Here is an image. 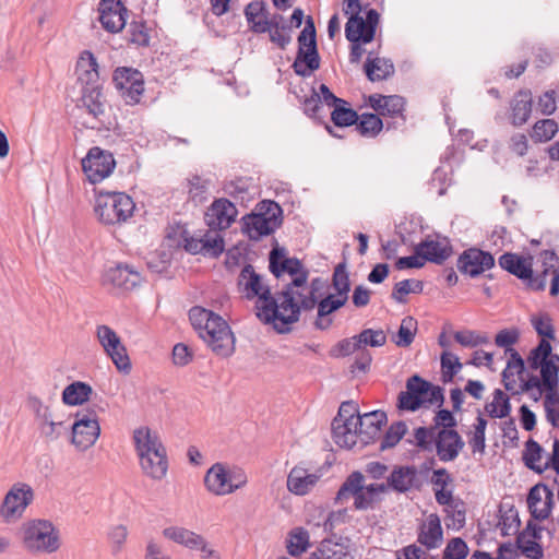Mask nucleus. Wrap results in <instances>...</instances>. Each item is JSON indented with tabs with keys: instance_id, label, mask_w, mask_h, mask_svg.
Returning <instances> with one entry per match:
<instances>
[{
	"instance_id": "nucleus-43",
	"label": "nucleus",
	"mask_w": 559,
	"mask_h": 559,
	"mask_svg": "<svg viewBox=\"0 0 559 559\" xmlns=\"http://www.w3.org/2000/svg\"><path fill=\"white\" fill-rule=\"evenodd\" d=\"M318 559H353L348 547L332 540H323L314 554Z\"/></svg>"
},
{
	"instance_id": "nucleus-41",
	"label": "nucleus",
	"mask_w": 559,
	"mask_h": 559,
	"mask_svg": "<svg viewBox=\"0 0 559 559\" xmlns=\"http://www.w3.org/2000/svg\"><path fill=\"white\" fill-rule=\"evenodd\" d=\"M417 333V321L407 316L402 319L399 331L394 333L391 341L399 347H408L414 342Z\"/></svg>"
},
{
	"instance_id": "nucleus-64",
	"label": "nucleus",
	"mask_w": 559,
	"mask_h": 559,
	"mask_svg": "<svg viewBox=\"0 0 559 559\" xmlns=\"http://www.w3.org/2000/svg\"><path fill=\"white\" fill-rule=\"evenodd\" d=\"M360 349L357 335L340 341L332 349L331 356L345 357Z\"/></svg>"
},
{
	"instance_id": "nucleus-51",
	"label": "nucleus",
	"mask_w": 559,
	"mask_h": 559,
	"mask_svg": "<svg viewBox=\"0 0 559 559\" xmlns=\"http://www.w3.org/2000/svg\"><path fill=\"white\" fill-rule=\"evenodd\" d=\"M309 547V534L306 530L297 527L289 534L287 549L289 555L298 556L305 552Z\"/></svg>"
},
{
	"instance_id": "nucleus-23",
	"label": "nucleus",
	"mask_w": 559,
	"mask_h": 559,
	"mask_svg": "<svg viewBox=\"0 0 559 559\" xmlns=\"http://www.w3.org/2000/svg\"><path fill=\"white\" fill-rule=\"evenodd\" d=\"M417 542L428 550L439 548L443 542V531L437 514H430L420 524Z\"/></svg>"
},
{
	"instance_id": "nucleus-32",
	"label": "nucleus",
	"mask_w": 559,
	"mask_h": 559,
	"mask_svg": "<svg viewBox=\"0 0 559 559\" xmlns=\"http://www.w3.org/2000/svg\"><path fill=\"white\" fill-rule=\"evenodd\" d=\"M417 469L414 466L395 467L388 477L389 489L406 492L415 486Z\"/></svg>"
},
{
	"instance_id": "nucleus-36",
	"label": "nucleus",
	"mask_w": 559,
	"mask_h": 559,
	"mask_svg": "<svg viewBox=\"0 0 559 559\" xmlns=\"http://www.w3.org/2000/svg\"><path fill=\"white\" fill-rule=\"evenodd\" d=\"M507 354H509L510 357L506 369L502 371V380L506 390L511 391L516 384L515 376L523 373L525 364L521 355L514 348H508Z\"/></svg>"
},
{
	"instance_id": "nucleus-25",
	"label": "nucleus",
	"mask_w": 559,
	"mask_h": 559,
	"mask_svg": "<svg viewBox=\"0 0 559 559\" xmlns=\"http://www.w3.org/2000/svg\"><path fill=\"white\" fill-rule=\"evenodd\" d=\"M332 436L334 442L341 448L353 449L355 447H364L361 445L358 424L355 421L332 423Z\"/></svg>"
},
{
	"instance_id": "nucleus-4",
	"label": "nucleus",
	"mask_w": 559,
	"mask_h": 559,
	"mask_svg": "<svg viewBox=\"0 0 559 559\" xmlns=\"http://www.w3.org/2000/svg\"><path fill=\"white\" fill-rule=\"evenodd\" d=\"M132 441L143 474L154 480L163 479L168 471V459L158 431L140 426L133 430Z\"/></svg>"
},
{
	"instance_id": "nucleus-61",
	"label": "nucleus",
	"mask_w": 559,
	"mask_h": 559,
	"mask_svg": "<svg viewBox=\"0 0 559 559\" xmlns=\"http://www.w3.org/2000/svg\"><path fill=\"white\" fill-rule=\"evenodd\" d=\"M128 536V528L123 524L112 525L109 533L108 539L110 542V550L112 554H118L122 545L124 544Z\"/></svg>"
},
{
	"instance_id": "nucleus-15",
	"label": "nucleus",
	"mask_w": 559,
	"mask_h": 559,
	"mask_svg": "<svg viewBox=\"0 0 559 559\" xmlns=\"http://www.w3.org/2000/svg\"><path fill=\"white\" fill-rule=\"evenodd\" d=\"M33 500V490L26 484L14 485L5 495L0 507V515L7 522L20 519Z\"/></svg>"
},
{
	"instance_id": "nucleus-19",
	"label": "nucleus",
	"mask_w": 559,
	"mask_h": 559,
	"mask_svg": "<svg viewBox=\"0 0 559 559\" xmlns=\"http://www.w3.org/2000/svg\"><path fill=\"white\" fill-rule=\"evenodd\" d=\"M183 242L185 249L192 254L217 258L224 251V238L219 233L206 231L200 237H185Z\"/></svg>"
},
{
	"instance_id": "nucleus-21",
	"label": "nucleus",
	"mask_w": 559,
	"mask_h": 559,
	"mask_svg": "<svg viewBox=\"0 0 559 559\" xmlns=\"http://www.w3.org/2000/svg\"><path fill=\"white\" fill-rule=\"evenodd\" d=\"M463 448L464 441L457 431L453 429H438L433 449H436L440 461H454Z\"/></svg>"
},
{
	"instance_id": "nucleus-28",
	"label": "nucleus",
	"mask_w": 559,
	"mask_h": 559,
	"mask_svg": "<svg viewBox=\"0 0 559 559\" xmlns=\"http://www.w3.org/2000/svg\"><path fill=\"white\" fill-rule=\"evenodd\" d=\"M346 302L347 300L342 299L334 294L326 295L320 301L317 300L316 328L319 330H328L333 323L331 314L345 306Z\"/></svg>"
},
{
	"instance_id": "nucleus-62",
	"label": "nucleus",
	"mask_w": 559,
	"mask_h": 559,
	"mask_svg": "<svg viewBox=\"0 0 559 559\" xmlns=\"http://www.w3.org/2000/svg\"><path fill=\"white\" fill-rule=\"evenodd\" d=\"M130 33V41L138 46H148L150 44V33L148 28L143 22H132L129 28Z\"/></svg>"
},
{
	"instance_id": "nucleus-47",
	"label": "nucleus",
	"mask_w": 559,
	"mask_h": 559,
	"mask_svg": "<svg viewBox=\"0 0 559 559\" xmlns=\"http://www.w3.org/2000/svg\"><path fill=\"white\" fill-rule=\"evenodd\" d=\"M417 388L423 389L424 393H418L423 401V406L438 405L443 403V392L440 386L432 385L430 382L418 376Z\"/></svg>"
},
{
	"instance_id": "nucleus-33",
	"label": "nucleus",
	"mask_w": 559,
	"mask_h": 559,
	"mask_svg": "<svg viewBox=\"0 0 559 559\" xmlns=\"http://www.w3.org/2000/svg\"><path fill=\"white\" fill-rule=\"evenodd\" d=\"M245 16L249 24L250 29L255 34L266 33L269 24V11L263 1H252L245 8Z\"/></svg>"
},
{
	"instance_id": "nucleus-42",
	"label": "nucleus",
	"mask_w": 559,
	"mask_h": 559,
	"mask_svg": "<svg viewBox=\"0 0 559 559\" xmlns=\"http://www.w3.org/2000/svg\"><path fill=\"white\" fill-rule=\"evenodd\" d=\"M538 369L546 391L559 389V355L551 356Z\"/></svg>"
},
{
	"instance_id": "nucleus-27",
	"label": "nucleus",
	"mask_w": 559,
	"mask_h": 559,
	"mask_svg": "<svg viewBox=\"0 0 559 559\" xmlns=\"http://www.w3.org/2000/svg\"><path fill=\"white\" fill-rule=\"evenodd\" d=\"M386 421V415L381 411H373L360 415L357 419L361 436V445L370 443L380 432L382 425Z\"/></svg>"
},
{
	"instance_id": "nucleus-13",
	"label": "nucleus",
	"mask_w": 559,
	"mask_h": 559,
	"mask_svg": "<svg viewBox=\"0 0 559 559\" xmlns=\"http://www.w3.org/2000/svg\"><path fill=\"white\" fill-rule=\"evenodd\" d=\"M365 476L360 472H353L343 483L336 495V502L343 503L349 498H354V506L357 510H367L372 508L378 500L371 493H365Z\"/></svg>"
},
{
	"instance_id": "nucleus-53",
	"label": "nucleus",
	"mask_w": 559,
	"mask_h": 559,
	"mask_svg": "<svg viewBox=\"0 0 559 559\" xmlns=\"http://www.w3.org/2000/svg\"><path fill=\"white\" fill-rule=\"evenodd\" d=\"M358 119L357 129L361 135L374 136L382 130V120L374 114H362Z\"/></svg>"
},
{
	"instance_id": "nucleus-1",
	"label": "nucleus",
	"mask_w": 559,
	"mask_h": 559,
	"mask_svg": "<svg viewBox=\"0 0 559 559\" xmlns=\"http://www.w3.org/2000/svg\"><path fill=\"white\" fill-rule=\"evenodd\" d=\"M269 263L270 271L276 278H289L278 296L283 318L293 324L299 320L302 310L309 311L316 307V292L321 285V280L314 278L308 284L309 271L300 260L286 257L283 248L272 249Z\"/></svg>"
},
{
	"instance_id": "nucleus-40",
	"label": "nucleus",
	"mask_w": 559,
	"mask_h": 559,
	"mask_svg": "<svg viewBox=\"0 0 559 559\" xmlns=\"http://www.w3.org/2000/svg\"><path fill=\"white\" fill-rule=\"evenodd\" d=\"M498 530L502 536L515 535L520 527L518 510L513 506L501 504L499 509Z\"/></svg>"
},
{
	"instance_id": "nucleus-58",
	"label": "nucleus",
	"mask_w": 559,
	"mask_h": 559,
	"mask_svg": "<svg viewBox=\"0 0 559 559\" xmlns=\"http://www.w3.org/2000/svg\"><path fill=\"white\" fill-rule=\"evenodd\" d=\"M360 348L362 346L380 347L386 343V335L382 330L365 329L357 335Z\"/></svg>"
},
{
	"instance_id": "nucleus-50",
	"label": "nucleus",
	"mask_w": 559,
	"mask_h": 559,
	"mask_svg": "<svg viewBox=\"0 0 559 559\" xmlns=\"http://www.w3.org/2000/svg\"><path fill=\"white\" fill-rule=\"evenodd\" d=\"M558 132V124L552 119H543L533 126L532 139L535 142H547Z\"/></svg>"
},
{
	"instance_id": "nucleus-59",
	"label": "nucleus",
	"mask_w": 559,
	"mask_h": 559,
	"mask_svg": "<svg viewBox=\"0 0 559 559\" xmlns=\"http://www.w3.org/2000/svg\"><path fill=\"white\" fill-rule=\"evenodd\" d=\"M468 554L466 543L460 538H452L443 550L441 559H465Z\"/></svg>"
},
{
	"instance_id": "nucleus-2",
	"label": "nucleus",
	"mask_w": 559,
	"mask_h": 559,
	"mask_svg": "<svg viewBox=\"0 0 559 559\" xmlns=\"http://www.w3.org/2000/svg\"><path fill=\"white\" fill-rule=\"evenodd\" d=\"M238 287L247 299L257 298L255 314L265 324H272L278 333H286L290 330L289 320L283 318L280 309L278 293L273 296L262 277L255 273L252 265L247 264L238 276Z\"/></svg>"
},
{
	"instance_id": "nucleus-39",
	"label": "nucleus",
	"mask_w": 559,
	"mask_h": 559,
	"mask_svg": "<svg viewBox=\"0 0 559 559\" xmlns=\"http://www.w3.org/2000/svg\"><path fill=\"white\" fill-rule=\"evenodd\" d=\"M128 10L120 0H107V32L117 33L127 23Z\"/></svg>"
},
{
	"instance_id": "nucleus-37",
	"label": "nucleus",
	"mask_w": 559,
	"mask_h": 559,
	"mask_svg": "<svg viewBox=\"0 0 559 559\" xmlns=\"http://www.w3.org/2000/svg\"><path fill=\"white\" fill-rule=\"evenodd\" d=\"M107 277L114 286L126 290L134 288L141 281L140 274L129 269L128 265H117L115 269H110Z\"/></svg>"
},
{
	"instance_id": "nucleus-60",
	"label": "nucleus",
	"mask_w": 559,
	"mask_h": 559,
	"mask_svg": "<svg viewBox=\"0 0 559 559\" xmlns=\"http://www.w3.org/2000/svg\"><path fill=\"white\" fill-rule=\"evenodd\" d=\"M271 43L275 44L281 49H286V47L292 41V26L282 25L280 27H274L267 29Z\"/></svg>"
},
{
	"instance_id": "nucleus-3",
	"label": "nucleus",
	"mask_w": 559,
	"mask_h": 559,
	"mask_svg": "<svg viewBox=\"0 0 559 559\" xmlns=\"http://www.w3.org/2000/svg\"><path fill=\"white\" fill-rule=\"evenodd\" d=\"M189 319L199 336L218 356H230L235 350V338L228 323L211 310L192 307Z\"/></svg>"
},
{
	"instance_id": "nucleus-11",
	"label": "nucleus",
	"mask_w": 559,
	"mask_h": 559,
	"mask_svg": "<svg viewBox=\"0 0 559 559\" xmlns=\"http://www.w3.org/2000/svg\"><path fill=\"white\" fill-rule=\"evenodd\" d=\"M499 265L526 282L527 286L534 290H544L546 287L545 278L533 275V257L531 255L506 252L499 258Z\"/></svg>"
},
{
	"instance_id": "nucleus-57",
	"label": "nucleus",
	"mask_w": 559,
	"mask_h": 559,
	"mask_svg": "<svg viewBox=\"0 0 559 559\" xmlns=\"http://www.w3.org/2000/svg\"><path fill=\"white\" fill-rule=\"evenodd\" d=\"M437 431L438 430L435 427H418L417 429H415L414 439L416 445L424 451H432L435 447Z\"/></svg>"
},
{
	"instance_id": "nucleus-20",
	"label": "nucleus",
	"mask_w": 559,
	"mask_h": 559,
	"mask_svg": "<svg viewBox=\"0 0 559 559\" xmlns=\"http://www.w3.org/2000/svg\"><path fill=\"white\" fill-rule=\"evenodd\" d=\"M527 504L535 520H546L550 515L554 506L552 489L544 484L532 487L527 496Z\"/></svg>"
},
{
	"instance_id": "nucleus-30",
	"label": "nucleus",
	"mask_w": 559,
	"mask_h": 559,
	"mask_svg": "<svg viewBox=\"0 0 559 559\" xmlns=\"http://www.w3.org/2000/svg\"><path fill=\"white\" fill-rule=\"evenodd\" d=\"M532 93L527 90L519 91L511 100V123L520 127L528 120L532 112Z\"/></svg>"
},
{
	"instance_id": "nucleus-46",
	"label": "nucleus",
	"mask_w": 559,
	"mask_h": 559,
	"mask_svg": "<svg viewBox=\"0 0 559 559\" xmlns=\"http://www.w3.org/2000/svg\"><path fill=\"white\" fill-rule=\"evenodd\" d=\"M332 286L335 290L334 295L342 299L348 300L350 282L345 263H340L335 266L332 277Z\"/></svg>"
},
{
	"instance_id": "nucleus-10",
	"label": "nucleus",
	"mask_w": 559,
	"mask_h": 559,
	"mask_svg": "<svg viewBox=\"0 0 559 559\" xmlns=\"http://www.w3.org/2000/svg\"><path fill=\"white\" fill-rule=\"evenodd\" d=\"M298 53L293 63V69L296 74L307 76L320 67L316 27L311 16H308L306 25L298 36Z\"/></svg>"
},
{
	"instance_id": "nucleus-29",
	"label": "nucleus",
	"mask_w": 559,
	"mask_h": 559,
	"mask_svg": "<svg viewBox=\"0 0 559 559\" xmlns=\"http://www.w3.org/2000/svg\"><path fill=\"white\" fill-rule=\"evenodd\" d=\"M163 536L192 550L205 548V539L201 535L185 527H166L163 530Z\"/></svg>"
},
{
	"instance_id": "nucleus-24",
	"label": "nucleus",
	"mask_w": 559,
	"mask_h": 559,
	"mask_svg": "<svg viewBox=\"0 0 559 559\" xmlns=\"http://www.w3.org/2000/svg\"><path fill=\"white\" fill-rule=\"evenodd\" d=\"M107 356H109L117 368L123 374H129L132 369L131 360L126 346L118 335L107 328Z\"/></svg>"
},
{
	"instance_id": "nucleus-52",
	"label": "nucleus",
	"mask_w": 559,
	"mask_h": 559,
	"mask_svg": "<svg viewBox=\"0 0 559 559\" xmlns=\"http://www.w3.org/2000/svg\"><path fill=\"white\" fill-rule=\"evenodd\" d=\"M440 359L443 382H451L453 377L461 371L463 365L459 357L450 352H443Z\"/></svg>"
},
{
	"instance_id": "nucleus-26",
	"label": "nucleus",
	"mask_w": 559,
	"mask_h": 559,
	"mask_svg": "<svg viewBox=\"0 0 559 559\" xmlns=\"http://www.w3.org/2000/svg\"><path fill=\"white\" fill-rule=\"evenodd\" d=\"M451 246L445 239L427 238L416 246V253L424 257L425 261L441 264L451 254Z\"/></svg>"
},
{
	"instance_id": "nucleus-16",
	"label": "nucleus",
	"mask_w": 559,
	"mask_h": 559,
	"mask_svg": "<svg viewBox=\"0 0 559 559\" xmlns=\"http://www.w3.org/2000/svg\"><path fill=\"white\" fill-rule=\"evenodd\" d=\"M72 443L80 450H86L94 444L100 433V427L93 412L78 413L72 424Z\"/></svg>"
},
{
	"instance_id": "nucleus-56",
	"label": "nucleus",
	"mask_w": 559,
	"mask_h": 559,
	"mask_svg": "<svg viewBox=\"0 0 559 559\" xmlns=\"http://www.w3.org/2000/svg\"><path fill=\"white\" fill-rule=\"evenodd\" d=\"M423 282L417 280H403L394 285L392 298L397 302H404V295L409 293H421Z\"/></svg>"
},
{
	"instance_id": "nucleus-5",
	"label": "nucleus",
	"mask_w": 559,
	"mask_h": 559,
	"mask_svg": "<svg viewBox=\"0 0 559 559\" xmlns=\"http://www.w3.org/2000/svg\"><path fill=\"white\" fill-rule=\"evenodd\" d=\"M75 74L78 81L83 85L82 100L93 118L104 114V95L99 85L93 86L98 81V64L88 50L81 53L76 61Z\"/></svg>"
},
{
	"instance_id": "nucleus-17",
	"label": "nucleus",
	"mask_w": 559,
	"mask_h": 559,
	"mask_svg": "<svg viewBox=\"0 0 559 559\" xmlns=\"http://www.w3.org/2000/svg\"><path fill=\"white\" fill-rule=\"evenodd\" d=\"M238 215L234 203L225 198L215 200L206 210L204 219L210 231L218 233L230 227Z\"/></svg>"
},
{
	"instance_id": "nucleus-45",
	"label": "nucleus",
	"mask_w": 559,
	"mask_h": 559,
	"mask_svg": "<svg viewBox=\"0 0 559 559\" xmlns=\"http://www.w3.org/2000/svg\"><path fill=\"white\" fill-rule=\"evenodd\" d=\"M486 411L492 418H504L511 412L510 400L500 389L495 390L493 397L486 405Z\"/></svg>"
},
{
	"instance_id": "nucleus-31",
	"label": "nucleus",
	"mask_w": 559,
	"mask_h": 559,
	"mask_svg": "<svg viewBox=\"0 0 559 559\" xmlns=\"http://www.w3.org/2000/svg\"><path fill=\"white\" fill-rule=\"evenodd\" d=\"M107 198H110L112 212L111 216L107 218V223L126 222L132 216L135 205L128 194L122 192H107Z\"/></svg>"
},
{
	"instance_id": "nucleus-44",
	"label": "nucleus",
	"mask_w": 559,
	"mask_h": 559,
	"mask_svg": "<svg viewBox=\"0 0 559 559\" xmlns=\"http://www.w3.org/2000/svg\"><path fill=\"white\" fill-rule=\"evenodd\" d=\"M544 453V449L533 439H530L525 444V450L523 452V460L525 465L534 471L542 472L543 468L548 466V461L545 464H542V456Z\"/></svg>"
},
{
	"instance_id": "nucleus-38",
	"label": "nucleus",
	"mask_w": 559,
	"mask_h": 559,
	"mask_svg": "<svg viewBox=\"0 0 559 559\" xmlns=\"http://www.w3.org/2000/svg\"><path fill=\"white\" fill-rule=\"evenodd\" d=\"M92 386L82 381H74L67 385L62 392V402L66 405L76 406L90 400Z\"/></svg>"
},
{
	"instance_id": "nucleus-9",
	"label": "nucleus",
	"mask_w": 559,
	"mask_h": 559,
	"mask_svg": "<svg viewBox=\"0 0 559 559\" xmlns=\"http://www.w3.org/2000/svg\"><path fill=\"white\" fill-rule=\"evenodd\" d=\"M246 473L238 467H227L222 463L212 465L205 476V488L215 496H226L246 486Z\"/></svg>"
},
{
	"instance_id": "nucleus-48",
	"label": "nucleus",
	"mask_w": 559,
	"mask_h": 559,
	"mask_svg": "<svg viewBox=\"0 0 559 559\" xmlns=\"http://www.w3.org/2000/svg\"><path fill=\"white\" fill-rule=\"evenodd\" d=\"M552 354L550 343L543 338L539 344L530 352L527 365L532 370H537L545 361H548Z\"/></svg>"
},
{
	"instance_id": "nucleus-22",
	"label": "nucleus",
	"mask_w": 559,
	"mask_h": 559,
	"mask_svg": "<svg viewBox=\"0 0 559 559\" xmlns=\"http://www.w3.org/2000/svg\"><path fill=\"white\" fill-rule=\"evenodd\" d=\"M319 479V474L297 465L290 469L287 476V489L296 496H305L314 488Z\"/></svg>"
},
{
	"instance_id": "nucleus-14",
	"label": "nucleus",
	"mask_w": 559,
	"mask_h": 559,
	"mask_svg": "<svg viewBox=\"0 0 559 559\" xmlns=\"http://www.w3.org/2000/svg\"><path fill=\"white\" fill-rule=\"evenodd\" d=\"M379 13L374 9H370L364 19L358 12L352 14L345 25V36L350 43L361 41L368 44L373 40L376 27L379 23Z\"/></svg>"
},
{
	"instance_id": "nucleus-34",
	"label": "nucleus",
	"mask_w": 559,
	"mask_h": 559,
	"mask_svg": "<svg viewBox=\"0 0 559 559\" xmlns=\"http://www.w3.org/2000/svg\"><path fill=\"white\" fill-rule=\"evenodd\" d=\"M365 72L369 81H382L393 75L394 66L389 59L379 57L371 58V53H369L365 63Z\"/></svg>"
},
{
	"instance_id": "nucleus-49",
	"label": "nucleus",
	"mask_w": 559,
	"mask_h": 559,
	"mask_svg": "<svg viewBox=\"0 0 559 559\" xmlns=\"http://www.w3.org/2000/svg\"><path fill=\"white\" fill-rule=\"evenodd\" d=\"M544 409L547 421L552 427H559V389L546 391Z\"/></svg>"
},
{
	"instance_id": "nucleus-8",
	"label": "nucleus",
	"mask_w": 559,
	"mask_h": 559,
	"mask_svg": "<svg viewBox=\"0 0 559 559\" xmlns=\"http://www.w3.org/2000/svg\"><path fill=\"white\" fill-rule=\"evenodd\" d=\"M22 540L26 549L51 554L59 549V532L47 520H31L21 527Z\"/></svg>"
},
{
	"instance_id": "nucleus-63",
	"label": "nucleus",
	"mask_w": 559,
	"mask_h": 559,
	"mask_svg": "<svg viewBox=\"0 0 559 559\" xmlns=\"http://www.w3.org/2000/svg\"><path fill=\"white\" fill-rule=\"evenodd\" d=\"M454 340L466 347H475L477 345L489 343L486 335H479L474 331H459L454 333Z\"/></svg>"
},
{
	"instance_id": "nucleus-55",
	"label": "nucleus",
	"mask_w": 559,
	"mask_h": 559,
	"mask_svg": "<svg viewBox=\"0 0 559 559\" xmlns=\"http://www.w3.org/2000/svg\"><path fill=\"white\" fill-rule=\"evenodd\" d=\"M407 427L405 423L397 421L390 426L381 441V450L390 449L395 447L403 436L406 433Z\"/></svg>"
},
{
	"instance_id": "nucleus-12",
	"label": "nucleus",
	"mask_w": 559,
	"mask_h": 559,
	"mask_svg": "<svg viewBox=\"0 0 559 559\" xmlns=\"http://www.w3.org/2000/svg\"><path fill=\"white\" fill-rule=\"evenodd\" d=\"M112 82L126 104L140 103L144 93V78L140 71L127 67L118 68L114 73Z\"/></svg>"
},
{
	"instance_id": "nucleus-35",
	"label": "nucleus",
	"mask_w": 559,
	"mask_h": 559,
	"mask_svg": "<svg viewBox=\"0 0 559 559\" xmlns=\"http://www.w3.org/2000/svg\"><path fill=\"white\" fill-rule=\"evenodd\" d=\"M418 376L411 377L406 382V390L399 394L397 406L404 411H416L423 406V401L418 393H424L417 388Z\"/></svg>"
},
{
	"instance_id": "nucleus-54",
	"label": "nucleus",
	"mask_w": 559,
	"mask_h": 559,
	"mask_svg": "<svg viewBox=\"0 0 559 559\" xmlns=\"http://www.w3.org/2000/svg\"><path fill=\"white\" fill-rule=\"evenodd\" d=\"M331 119L337 127H348L357 122L358 115L346 105L337 104L331 112Z\"/></svg>"
},
{
	"instance_id": "nucleus-7",
	"label": "nucleus",
	"mask_w": 559,
	"mask_h": 559,
	"mask_svg": "<svg viewBox=\"0 0 559 559\" xmlns=\"http://www.w3.org/2000/svg\"><path fill=\"white\" fill-rule=\"evenodd\" d=\"M242 229L251 240L273 234L282 224V209L271 200L261 201L253 213L242 217Z\"/></svg>"
},
{
	"instance_id": "nucleus-6",
	"label": "nucleus",
	"mask_w": 559,
	"mask_h": 559,
	"mask_svg": "<svg viewBox=\"0 0 559 559\" xmlns=\"http://www.w3.org/2000/svg\"><path fill=\"white\" fill-rule=\"evenodd\" d=\"M81 165L86 180L92 185V189L86 190L87 200L93 205L94 214L103 222L105 191L96 188V185L105 179V151L99 146L91 147Z\"/></svg>"
},
{
	"instance_id": "nucleus-18",
	"label": "nucleus",
	"mask_w": 559,
	"mask_h": 559,
	"mask_svg": "<svg viewBox=\"0 0 559 559\" xmlns=\"http://www.w3.org/2000/svg\"><path fill=\"white\" fill-rule=\"evenodd\" d=\"M495 265V259L491 253L477 248L465 250L457 260L460 272L472 277L478 276Z\"/></svg>"
}]
</instances>
